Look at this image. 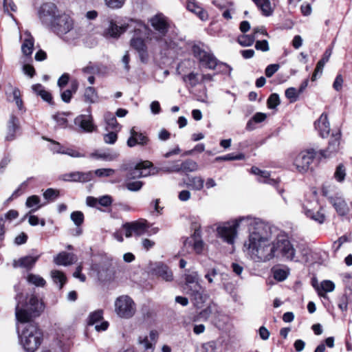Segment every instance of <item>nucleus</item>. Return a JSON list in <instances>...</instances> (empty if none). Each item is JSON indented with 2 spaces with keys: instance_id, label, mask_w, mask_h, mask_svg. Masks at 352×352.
Masks as SVG:
<instances>
[{
  "instance_id": "obj_1",
  "label": "nucleus",
  "mask_w": 352,
  "mask_h": 352,
  "mask_svg": "<svg viewBox=\"0 0 352 352\" xmlns=\"http://www.w3.org/2000/svg\"><path fill=\"white\" fill-rule=\"evenodd\" d=\"M245 222L248 226V239L244 247L251 258L256 262H267L275 256L293 261L296 250L292 243L283 236H277L272 241L275 228L258 218L251 216L241 217L232 222H225L217 228L218 235L228 244H233L237 234V228Z\"/></svg>"
},
{
  "instance_id": "obj_2",
  "label": "nucleus",
  "mask_w": 352,
  "mask_h": 352,
  "mask_svg": "<svg viewBox=\"0 0 352 352\" xmlns=\"http://www.w3.org/2000/svg\"><path fill=\"white\" fill-rule=\"evenodd\" d=\"M15 299L17 302L16 318L25 324L21 333L19 335L20 342L26 352H34L41 344L43 333L37 324L31 320L41 314L44 309L43 304L34 295L27 298L22 293H19Z\"/></svg>"
},
{
  "instance_id": "obj_3",
  "label": "nucleus",
  "mask_w": 352,
  "mask_h": 352,
  "mask_svg": "<svg viewBox=\"0 0 352 352\" xmlns=\"http://www.w3.org/2000/svg\"><path fill=\"white\" fill-rule=\"evenodd\" d=\"M153 166L150 161H140L138 163H124L120 166L122 171L126 172L124 175L126 181L146 177L151 175V168Z\"/></svg>"
},
{
  "instance_id": "obj_4",
  "label": "nucleus",
  "mask_w": 352,
  "mask_h": 352,
  "mask_svg": "<svg viewBox=\"0 0 352 352\" xmlns=\"http://www.w3.org/2000/svg\"><path fill=\"white\" fill-rule=\"evenodd\" d=\"M192 52L195 57L199 60L201 65L207 69H214L216 67H228V76L231 77V72L232 71V67L226 63L218 60L213 54L202 50L198 45H194L192 47Z\"/></svg>"
},
{
  "instance_id": "obj_5",
  "label": "nucleus",
  "mask_w": 352,
  "mask_h": 352,
  "mask_svg": "<svg viewBox=\"0 0 352 352\" xmlns=\"http://www.w3.org/2000/svg\"><path fill=\"white\" fill-rule=\"evenodd\" d=\"M138 26L134 28V35L130 41V44L131 47L138 52L140 61L147 63L149 58L148 48L142 37V34L146 31V28L142 23H138Z\"/></svg>"
},
{
  "instance_id": "obj_6",
  "label": "nucleus",
  "mask_w": 352,
  "mask_h": 352,
  "mask_svg": "<svg viewBox=\"0 0 352 352\" xmlns=\"http://www.w3.org/2000/svg\"><path fill=\"white\" fill-rule=\"evenodd\" d=\"M135 310V302L128 296H121L115 301V311L120 318H130L134 316Z\"/></svg>"
},
{
  "instance_id": "obj_7",
  "label": "nucleus",
  "mask_w": 352,
  "mask_h": 352,
  "mask_svg": "<svg viewBox=\"0 0 352 352\" xmlns=\"http://www.w3.org/2000/svg\"><path fill=\"white\" fill-rule=\"evenodd\" d=\"M73 25L71 17L68 14H58L47 27L58 36H62L72 30Z\"/></svg>"
},
{
  "instance_id": "obj_8",
  "label": "nucleus",
  "mask_w": 352,
  "mask_h": 352,
  "mask_svg": "<svg viewBox=\"0 0 352 352\" xmlns=\"http://www.w3.org/2000/svg\"><path fill=\"white\" fill-rule=\"evenodd\" d=\"M316 155L317 152L314 148L306 149L299 153L294 162L296 170L301 173L307 172Z\"/></svg>"
},
{
  "instance_id": "obj_9",
  "label": "nucleus",
  "mask_w": 352,
  "mask_h": 352,
  "mask_svg": "<svg viewBox=\"0 0 352 352\" xmlns=\"http://www.w3.org/2000/svg\"><path fill=\"white\" fill-rule=\"evenodd\" d=\"M185 292L188 295L191 302L197 309L202 308L209 298L206 290L201 285L190 289Z\"/></svg>"
},
{
  "instance_id": "obj_10",
  "label": "nucleus",
  "mask_w": 352,
  "mask_h": 352,
  "mask_svg": "<svg viewBox=\"0 0 352 352\" xmlns=\"http://www.w3.org/2000/svg\"><path fill=\"white\" fill-rule=\"evenodd\" d=\"M56 6L53 3H43L38 11V14L42 23L48 26L57 16Z\"/></svg>"
},
{
  "instance_id": "obj_11",
  "label": "nucleus",
  "mask_w": 352,
  "mask_h": 352,
  "mask_svg": "<svg viewBox=\"0 0 352 352\" xmlns=\"http://www.w3.org/2000/svg\"><path fill=\"white\" fill-rule=\"evenodd\" d=\"M122 228L126 237H131L133 233L136 236H141L146 232L148 226L146 220L136 221L123 224Z\"/></svg>"
},
{
  "instance_id": "obj_12",
  "label": "nucleus",
  "mask_w": 352,
  "mask_h": 352,
  "mask_svg": "<svg viewBox=\"0 0 352 352\" xmlns=\"http://www.w3.org/2000/svg\"><path fill=\"white\" fill-rule=\"evenodd\" d=\"M94 178L93 171H74L61 175V179L67 182L87 183Z\"/></svg>"
},
{
  "instance_id": "obj_13",
  "label": "nucleus",
  "mask_w": 352,
  "mask_h": 352,
  "mask_svg": "<svg viewBox=\"0 0 352 352\" xmlns=\"http://www.w3.org/2000/svg\"><path fill=\"white\" fill-rule=\"evenodd\" d=\"M74 124L78 126L80 131L91 133L96 130V126L94 124L93 117L90 112L89 114H82L74 119Z\"/></svg>"
},
{
  "instance_id": "obj_14",
  "label": "nucleus",
  "mask_w": 352,
  "mask_h": 352,
  "mask_svg": "<svg viewBox=\"0 0 352 352\" xmlns=\"http://www.w3.org/2000/svg\"><path fill=\"white\" fill-rule=\"evenodd\" d=\"M93 270L97 272L98 279L101 281L111 280L114 274V270L112 264L109 262H102L99 264H95Z\"/></svg>"
},
{
  "instance_id": "obj_15",
  "label": "nucleus",
  "mask_w": 352,
  "mask_h": 352,
  "mask_svg": "<svg viewBox=\"0 0 352 352\" xmlns=\"http://www.w3.org/2000/svg\"><path fill=\"white\" fill-rule=\"evenodd\" d=\"M150 140L146 133L137 131L135 127L130 130V137L127 140V146L134 147L137 145L144 146L148 144Z\"/></svg>"
},
{
  "instance_id": "obj_16",
  "label": "nucleus",
  "mask_w": 352,
  "mask_h": 352,
  "mask_svg": "<svg viewBox=\"0 0 352 352\" xmlns=\"http://www.w3.org/2000/svg\"><path fill=\"white\" fill-rule=\"evenodd\" d=\"M150 21L152 27L161 36H164L166 34L169 25L165 16L162 14H156L151 19Z\"/></svg>"
},
{
  "instance_id": "obj_17",
  "label": "nucleus",
  "mask_w": 352,
  "mask_h": 352,
  "mask_svg": "<svg viewBox=\"0 0 352 352\" xmlns=\"http://www.w3.org/2000/svg\"><path fill=\"white\" fill-rule=\"evenodd\" d=\"M340 138L341 132L340 131L336 133H333L329 142L327 148L326 150H320L319 155L322 157H329L331 153L337 152L339 149Z\"/></svg>"
},
{
  "instance_id": "obj_18",
  "label": "nucleus",
  "mask_w": 352,
  "mask_h": 352,
  "mask_svg": "<svg viewBox=\"0 0 352 352\" xmlns=\"http://www.w3.org/2000/svg\"><path fill=\"white\" fill-rule=\"evenodd\" d=\"M152 272L165 281H172L173 274L172 270L162 263H156L151 269Z\"/></svg>"
},
{
  "instance_id": "obj_19",
  "label": "nucleus",
  "mask_w": 352,
  "mask_h": 352,
  "mask_svg": "<svg viewBox=\"0 0 352 352\" xmlns=\"http://www.w3.org/2000/svg\"><path fill=\"white\" fill-rule=\"evenodd\" d=\"M316 129L322 138H327L330 132V125L328 121L327 116L322 113L320 118L314 122Z\"/></svg>"
},
{
  "instance_id": "obj_20",
  "label": "nucleus",
  "mask_w": 352,
  "mask_h": 352,
  "mask_svg": "<svg viewBox=\"0 0 352 352\" xmlns=\"http://www.w3.org/2000/svg\"><path fill=\"white\" fill-rule=\"evenodd\" d=\"M39 256H25L20 258L18 260H14L13 261V267L14 268L21 267L25 268L28 271L31 270L34 266L36 262L38 259Z\"/></svg>"
},
{
  "instance_id": "obj_21",
  "label": "nucleus",
  "mask_w": 352,
  "mask_h": 352,
  "mask_svg": "<svg viewBox=\"0 0 352 352\" xmlns=\"http://www.w3.org/2000/svg\"><path fill=\"white\" fill-rule=\"evenodd\" d=\"M131 25L118 26L115 22L111 21L109 27L106 29L104 34L107 38H118L121 34L124 32Z\"/></svg>"
},
{
  "instance_id": "obj_22",
  "label": "nucleus",
  "mask_w": 352,
  "mask_h": 352,
  "mask_svg": "<svg viewBox=\"0 0 352 352\" xmlns=\"http://www.w3.org/2000/svg\"><path fill=\"white\" fill-rule=\"evenodd\" d=\"M186 8L188 11L195 14L201 20L208 19L207 12L201 8L196 0H187Z\"/></svg>"
},
{
  "instance_id": "obj_23",
  "label": "nucleus",
  "mask_w": 352,
  "mask_h": 352,
  "mask_svg": "<svg viewBox=\"0 0 352 352\" xmlns=\"http://www.w3.org/2000/svg\"><path fill=\"white\" fill-rule=\"evenodd\" d=\"M76 261V256L73 253L66 252H60L54 259L58 265L67 266L73 264Z\"/></svg>"
},
{
  "instance_id": "obj_24",
  "label": "nucleus",
  "mask_w": 352,
  "mask_h": 352,
  "mask_svg": "<svg viewBox=\"0 0 352 352\" xmlns=\"http://www.w3.org/2000/svg\"><path fill=\"white\" fill-rule=\"evenodd\" d=\"M257 8L261 12L262 15L270 16L273 14L274 8L272 6L270 0H252Z\"/></svg>"
},
{
  "instance_id": "obj_25",
  "label": "nucleus",
  "mask_w": 352,
  "mask_h": 352,
  "mask_svg": "<svg viewBox=\"0 0 352 352\" xmlns=\"http://www.w3.org/2000/svg\"><path fill=\"white\" fill-rule=\"evenodd\" d=\"M32 89L36 96H39L43 100L49 103L50 104H54L53 98L50 92L47 91L41 84H36L32 86Z\"/></svg>"
},
{
  "instance_id": "obj_26",
  "label": "nucleus",
  "mask_w": 352,
  "mask_h": 352,
  "mask_svg": "<svg viewBox=\"0 0 352 352\" xmlns=\"http://www.w3.org/2000/svg\"><path fill=\"white\" fill-rule=\"evenodd\" d=\"M251 173L260 177L258 178V181L260 182L268 184L273 186L276 185L278 183V182L276 179H271L270 177V174L268 171L262 170L257 167L253 166L251 168Z\"/></svg>"
},
{
  "instance_id": "obj_27",
  "label": "nucleus",
  "mask_w": 352,
  "mask_h": 352,
  "mask_svg": "<svg viewBox=\"0 0 352 352\" xmlns=\"http://www.w3.org/2000/svg\"><path fill=\"white\" fill-rule=\"evenodd\" d=\"M104 122L106 123V130L120 131L122 126L118 122L116 116L111 112H106L104 115Z\"/></svg>"
},
{
  "instance_id": "obj_28",
  "label": "nucleus",
  "mask_w": 352,
  "mask_h": 352,
  "mask_svg": "<svg viewBox=\"0 0 352 352\" xmlns=\"http://www.w3.org/2000/svg\"><path fill=\"white\" fill-rule=\"evenodd\" d=\"M19 129V119L16 116L11 115L8 122V134L6 140L12 141L15 138L16 131Z\"/></svg>"
},
{
  "instance_id": "obj_29",
  "label": "nucleus",
  "mask_w": 352,
  "mask_h": 352,
  "mask_svg": "<svg viewBox=\"0 0 352 352\" xmlns=\"http://www.w3.org/2000/svg\"><path fill=\"white\" fill-rule=\"evenodd\" d=\"M199 275L197 272H192L190 274H185V286L184 289L185 292L190 289L195 288L197 286H201L198 282Z\"/></svg>"
},
{
  "instance_id": "obj_30",
  "label": "nucleus",
  "mask_w": 352,
  "mask_h": 352,
  "mask_svg": "<svg viewBox=\"0 0 352 352\" xmlns=\"http://www.w3.org/2000/svg\"><path fill=\"white\" fill-rule=\"evenodd\" d=\"M333 206L338 214L340 216H345L349 212V208L346 201L341 198H336L333 201Z\"/></svg>"
},
{
  "instance_id": "obj_31",
  "label": "nucleus",
  "mask_w": 352,
  "mask_h": 352,
  "mask_svg": "<svg viewBox=\"0 0 352 352\" xmlns=\"http://www.w3.org/2000/svg\"><path fill=\"white\" fill-rule=\"evenodd\" d=\"M59 148L54 150L55 153L67 155L72 157H84L85 155L71 148H64L60 144H56Z\"/></svg>"
},
{
  "instance_id": "obj_32",
  "label": "nucleus",
  "mask_w": 352,
  "mask_h": 352,
  "mask_svg": "<svg viewBox=\"0 0 352 352\" xmlns=\"http://www.w3.org/2000/svg\"><path fill=\"white\" fill-rule=\"evenodd\" d=\"M51 276L54 283L56 285H58L59 289H62L63 285L66 283V276L63 272L59 270H52L51 272Z\"/></svg>"
},
{
  "instance_id": "obj_33",
  "label": "nucleus",
  "mask_w": 352,
  "mask_h": 352,
  "mask_svg": "<svg viewBox=\"0 0 352 352\" xmlns=\"http://www.w3.org/2000/svg\"><path fill=\"white\" fill-rule=\"evenodd\" d=\"M303 212L307 217L319 223H322L324 221V215L322 213H320L319 211L314 212L312 210L308 209L304 206Z\"/></svg>"
},
{
  "instance_id": "obj_34",
  "label": "nucleus",
  "mask_w": 352,
  "mask_h": 352,
  "mask_svg": "<svg viewBox=\"0 0 352 352\" xmlns=\"http://www.w3.org/2000/svg\"><path fill=\"white\" fill-rule=\"evenodd\" d=\"M84 98L86 102L93 104L98 101V96L96 90L93 87H88L85 89Z\"/></svg>"
},
{
  "instance_id": "obj_35",
  "label": "nucleus",
  "mask_w": 352,
  "mask_h": 352,
  "mask_svg": "<svg viewBox=\"0 0 352 352\" xmlns=\"http://www.w3.org/2000/svg\"><path fill=\"white\" fill-rule=\"evenodd\" d=\"M313 286L316 288L318 293V295L320 296H322V292H331L333 291L335 288L334 283L331 280H323L322 282H321L320 286H316L314 284H313Z\"/></svg>"
},
{
  "instance_id": "obj_36",
  "label": "nucleus",
  "mask_w": 352,
  "mask_h": 352,
  "mask_svg": "<svg viewBox=\"0 0 352 352\" xmlns=\"http://www.w3.org/2000/svg\"><path fill=\"white\" fill-rule=\"evenodd\" d=\"M204 180L201 177H192L189 178V183L187 186L195 190H200L203 188Z\"/></svg>"
},
{
  "instance_id": "obj_37",
  "label": "nucleus",
  "mask_w": 352,
  "mask_h": 352,
  "mask_svg": "<svg viewBox=\"0 0 352 352\" xmlns=\"http://www.w3.org/2000/svg\"><path fill=\"white\" fill-rule=\"evenodd\" d=\"M29 283L34 285L36 287H44L46 281L43 278L37 274H29L27 277Z\"/></svg>"
},
{
  "instance_id": "obj_38",
  "label": "nucleus",
  "mask_w": 352,
  "mask_h": 352,
  "mask_svg": "<svg viewBox=\"0 0 352 352\" xmlns=\"http://www.w3.org/2000/svg\"><path fill=\"white\" fill-rule=\"evenodd\" d=\"M34 39L32 36L25 38L22 44L21 50L25 56H30L33 51Z\"/></svg>"
},
{
  "instance_id": "obj_39",
  "label": "nucleus",
  "mask_w": 352,
  "mask_h": 352,
  "mask_svg": "<svg viewBox=\"0 0 352 352\" xmlns=\"http://www.w3.org/2000/svg\"><path fill=\"white\" fill-rule=\"evenodd\" d=\"M332 54V50L331 48L326 49L324 52L322 58L318 62L316 67L317 72H322L325 64L329 61V58Z\"/></svg>"
},
{
  "instance_id": "obj_40",
  "label": "nucleus",
  "mask_w": 352,
  "mask_h": 352,
  "mask_svg": "<svg viewBox=\"0 0 352 352\" xmlns=\"http://www.w3.org/2000/svg\"><path fill=\"white\" fill-rule=\"evenodd\" d=\"M255 40L254 35L250 34H243L238 37L237 41L238 43L243 47L251 46Z\"/></svg>"
},
{
  "instance_id": "obj_41",
  "label": "nucleus",
  "mask_w": 352,
  "mask_h": 352,
  "mask_svg": "<svg viewBox=\"0 0 352 352\" xmlns=\"http://www.w3.org/2000/svg\"><path fill=\"white\" fill-rule=\"evenodd\" d=\"M212 308L210 305L201 310L197 315L193 317V321L197 322L201 320H207L212 314Z\"/></svg>"
},
{
  "instance_id": "obj_42",
  "label": "nucleus",
  "mask_w": 352,
  "mask_h": 352,
  "mask_svg": "<svg viewBox=\"0 0 352 352\" xmlns=\"http://www.w3.org/2000/svg\"><path fill=\"white\" fill-rule=\"evenodd\" d=\"M245 156L243 153L234 155L233 153H229L223 156H219L215 158L216 162L220 161H231V160H244Z\"/></svg>"
},
{
  "instance_id": "obj_43",
  "label": "nucleus",
  "mask_w": 352,
  "mask_h": 352,
  "mask_svg": "<svg viewBox=\"0 0 352 352\" xmlns=\"http://www.w3.org/2000/svg\"><path fill=\"white\" fill-rule=\"evenodd\" d=\"M43 195L44 199L50 202L55 201L59 197L60 192L58 190L50 188L43 192Z\"/></svg>"
},
{
  "instance_id": "obj_44",
  "label": "nucleus",
  "mask_w": 352,
  "mask_h": 352,
  "mask_svg": "<svg viewBox=\"0 0 352 352\" xmlns=\"http://www.w3.org/2000/svg\"><path fill=\"white\" fill-rule=\"evenodd\" d=\"M103 318V311L101 309L96 310L91 313L88 318V324L94 325Z\"/></svg>"
},
{
  "instance_id": "obj_45",
  "label": "nucleus",
  "mask_w": 352,
  "mask_h": 352,
  "mask_svg": "<svg viewBox=\"0 0 352 352\" xmlns=\"http://www.w3.org/2000/svg\"><path fill=\"white\" fill-rule=\"evenodd\" d=\"M182 164L183 172H193L198 169V164L192 160H186Z\"/></svg>"
},
{
  "instance_id": "obj_46",
  "label": "nucleus",
  "mask_w": 352,
  "mask_h": 352,
  "mask_svg": "<svg viewBox=\"0 0 352 352\" xmlns=\"http://www.w3.org/2000/svg\"><path fill=\"white\" fill-rule=\"evenodd\" d=\"M119 154L118 153H92L91 156L98 159H102L105 161H113L116 160Z\"/></svg>"
},
{
  "instance_id": "obj_47",
  "label": "nucleus",
  "mask_w": 352,
  "mask_h": 352,
  "mask_svg": "<svg viewBox=\"0 0 352 352\" xmlns=\"http://www.w3.org/2000/svg\"><path fill=\"white\" fill-rule=\"evenodd\" d=\"M143 185H144V182H141V181H134V182L127 181L125 183L124 186L129 191L137 192L142 189Z\"/></svg>"
},
{
  "instance_id": "obj_48",
  "label": "nucleus",
  "mask_w": 352,
  "mask_h": 352,
  "mask_svg": "<svg viewBox=\"0 0 352 352\" xmlns=\"http://www.w3.org/2000/svg\"><path fill=\"white\" fill-rule=\"evenodd\" d=\"M198 352H219L217 343L214 341H210L202 344Z\"/></svg>"
},
{
  "instance_id": "obj_49",
  "label": "nucleus",
  "mask_w": 352,
  "mask_h": 352,
  "mask_svg": "<svg viewBox=\"0 0 352 352\" xmlns=\"http://www.w3.org/2000/svg\"><path fill=\"white\" fill-rule=\"evenodd\" d=\"M346 176V169L342 164H340L336 169L334 173V177L339 182H342Z\"/></svg>"
},
{
  "instance_id": "obj_50",
  "label": "nucleus",
  "mask_w": 352,
  "mask_h": 352,
  "mask_svg": "<svg viewBox=\"0 0 352 352\" xmlns=\"http://www.w3.org/2000/svg\"><path fill=\"white\" fill-rule=\"evenodd\" d=\"M298 91L294 87H289L285 90V97L289 100L290 102H295L298 98Z\"/></svg>"
},
{
  "instance_id": "obj_51",
  "label": "nucleus",
  "mask_w": 352,
  "mask_h": 352,
  "mask_svg": "<svg viewBox=\"0 0 352 352\" xmlns=\"http://www.w3.org/2000/svg\"><path fill=\"white\" fill-rule=\"evenodd\" d=\"M139 343L142 345L144 348V352H153V344L151 341H149L148 338L147 336H145L143 338L140 337Z\"/></svg>"
},
{
  "instance_id": "obj_52",
  "label": "nucleus",
  "mask_w": 352,
  "mask_h": 352,
  "mask_svg": "<svg viewBox=\"0 0 352 352\" xmlns=\"http://www.w3.org/2000/svg\"><path fill=\"white\" fill-rule=\"evenodd\" d=\"M182 78L184 82H189L192 87H195L197 84L199 83L198 80V74L197 73L191 72L188 75L184 76Z\"/></svg>"
},
{
  "instance_id": "obj_53",
  "label": "nucleus",
  "mask_w": 352,
  "mask_h": 352,
  "mask_svg": "<svg viewBox=\"0 0 352 352\" xmlns=\"http://www.w3.org/2000/svg\"><path fill=\"white\" fill-rule=\"evenodd\" d=\"M71 219L74 224L79 227L84 221V214L81 211H74L70 215Z\"/></svg>"
},
{
  "instance_id": "obj_54",
  "label": "nucleus",
  "mask_w": 352,
  "mask_h": 352,
  "mask_svg": "<svg viewBox=\"0 0 352 352\" xmlns=\"http://www.w3.org/2000/svg\"><path fill=\"white\" fill-rule=\"evenodd\" d=\"M288 274L289 272L284 269L277 268L273 270V276L274 279L278 281L285 280L287 278Z\"/></svg>"
},
{
  "instance_id": "obj_55",
  "label": "nucleus",
  "mask_w": 352,
  "mask_h": 352,
  "mask_svg": "<svg viewBox=\"0 0 352 352\" xmlns=\"http://www.w3.org/2000/svg\"><path fill=\"white\" fill-rule=\"evenodd\" d=\"M280 98L277 94H272L267 99V107L270 109H274L280 104Z\"/></svg>"
},
{
  "instance_id": "obj_56",
  "label": "nucleus",
  "mask_w": 352,
  "mask_h": 352,
  "mask_svg": "<svg viewBox=\"0 0 352 352\" xmlns=\"http://www.w3.org/2000/svg\"><path fill=\"white\" fill-rule=\"evenodd\" d=\"M118 132L116 131H110L103 136L104 142L109 144H113L118 140Z\"/></svg>"
},
{
  "instance_id": "obj_57",
  "label": "nucleus",
  "mask_w": 352,
  "mask_h": 352,
  "mask_svg": "<svg viewBox=\"0 0 352 352\" xmlns=\"http://www.w3.org/2000/svg\"><path fill=\"white\" fill-rule=\"evenodd\" d=\"M115 170L112 168H98L93 172L94 175L99 177H110L114 174Z\"/></svg>"
},
{
  "instance_id": "obj_58",
  "label": "nucleus",
  "mask_w": 352,
  "mask_h": 352,
  "mask_svg": "<svg viewBox=\"0 0 352 352\" xmlns=\"http://www.w3.org/2000/svg\"><path fill=\"white\" fill-rule=\"evenodd\" d=\"M82 72L84 74L90 75H95L100 72V68L96 65H93L91 63L86 67L82 69Z\"/></svg>"
},
{
  "instance_id": "obj_59",
  "label": "nucleus",
  "mask_w": 352,
  "mask_h": 352,
  "mask_svg": "<svg viewBox=\"0 0 352 352\" xmlns=\"http://www.w3.org/2000/svg\"><path fill=\"white\" fill-rule=\"evenodd\" d=\"M126 0H104L105 4L111 9H119L123 6Z\"/></svg>"
},
{
  "instance_id": "obj_60",
  "label": "nucleus",
  "mask_w": 352,
  "mask_h": 352,
  "mask_svg": "<svg viewBox=\"0 0 352 352\" xmlns=\"http://www.w3.org/2000/svg\"><path fill=\"white\" fill-rule=\"evenodd\" d=\"M13 99L19 108V110H21L23 108V101L21 98V93L19 89L15 88L12 91Z\"/></svg>"
},
{
  "instance_id": "obj_61",
  "label": "nucleus",
  "mask_w": 352,
  "mask_h": 352,
  "mask_svg": "<svg viewBox=\"0 0 352 352\" xmlns=\"http://www.w3.org/2000/svg\"><path fill=\"white\" fill-rule=\"evenodd\" d=\"M113 199L110 195H103L98 198V204L103 207H108L112 204Z\"/></svg>"
},
{
  "instance_id": "obj_62",
  "label": "nucleus",
  "mask_w": 352,
  "mask_h": 352,
  "mask_svg": "<svg viewBox=\"0 0 352 352\" xmlns=\"http://www.w3.org/2000/svg\"><path fill=\"white\" fill-rule=\"evenodd\" d=\"M278 64H271L267 66L265 70V76L267 78L272 77L279 69Z\"/></svg>"
},
{
  "instance_id": "obj_63",
  "label": "nucleus",
  "mask_w": 352,
  "mask_h": 352,
  "mask_svg": "<svg viewBox=\"0 0 352 352\" xmlns=\"http://www.w3.org/2000/svg\"><path fill=\"white\" fill-rule=\"evenodd\" d=\"M40 203V197L37 195H32L28 197L25 205L28 208H32L38 205Z\"/></svg>"
},
{
  "instance_id": "obj_64",
  "label": "nucleus",
  "mask_w": 352,
  "mask_h": 352,
  "mask_svg": "<svg viewBox=\"0 0 352 352\" xmlns=\"http://www.w3.org/2000/svg\"><path fill=\"white\" fill-rule=\"evenodd\" d=\"M69 75L63 74L58 80L57 85L60 89H63L69 82Z\"/></svg>"
}]
</instances>
